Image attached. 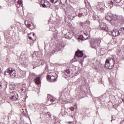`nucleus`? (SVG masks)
<instances>
[{"label": "nucleus", "mask_w": 124, "mask_h": 124, "mask_svg": "<svg viewBox=\"0 0 124 124\" xmlns=\"http://www.w3.org/2000/svg\"><path fill=\"white\" fill-rule=\"evenodd\" d=\"M98 42H100V41L98 39L92 41L90 43V47L93 49H95L96 52H98L101 56H103L104 52L101 48L98 47Z\"/></svg>", "instance_id": "1"}, {"label": "nucleus", "mask_w": 124, "mask_h": 124, "mask_svg": "<svg viewBox=\"0 0 124 124\" xmlns=\"http://www.w3.org/2000/svg\"><path fill=\"white\" fill-rule=\"evenodd\" d=\"M115 63V62L114 60V58H109L106 61L105 66L106 67V68H108V69H112L113 67H114Z\"/></svg>", "instance_id": "2"}, {"label": "nucleus", "mask_w": 124, "mask_h": 124, "mask_svg": "<svg viewBox=\"0 0 124 124\" xmlns=\"http://www.w3.org/2000/svg\"><path fill=\"white\" fill-rule=\"evenodd\" d=\"M4 73L5 75H10L11 78H15L17 75L15 69L11 67L8 68L7 70L4 72Z\"/></svg>", "instance_id": "3"}, {"label": "nucleus", "mask_w": 124, "mask_h": 124, "mask_svg": "<svg viewBox=\"0 0 124 124\" xmlns=\"http://www.w3.org/2000/svg\"><path fill=\"white\" fill-rule=\"evenodd\" d=\"M84 56V53H83V51H81L80 50H78L77 51L75 52V56L74 58L71 60V62H77L78 60V58H82Z\"/></svg>", "instance_id": "4"}, {"label": "nucleus", "mask_w": 124, "mask_h": 124, "mask_svg": "<svg viewBox=\"0 0 124 124\" xmlns=\"http://www.w3.org/2000/svg\"><path fill=\"white\" fill-rule=\"evenodd\" d=\"M56 74L49 73L47 77V79L48 81L55 82L57 80V77Z\"/></svg>", "instance_id": "5"}, {"label": "nucleus", "mask_w": 124, "mask_h": 124, "mask_svg": "<svg viewBox=\"0 0 124 124\" xmlns=\"http://www.w3.org/2000/svg\"><path fill=\"white\" fill-rule=\"evenodd\" d=\"M55 100H56V99L54 98V97L52 96H47V99L46 101V104L47 105H51V104H55Z\"/></svg>", "instance_id": "6"}, {"label": "nucleus", "mask_w": 124, "mask_h": 124, "mask_svg": "<svg viewBox=\"0 0 124 124\" xmlns=\"http://www.w3.org/2000/svg\"><path fill=\"white\" fill-rule=\"evenodd\" d=\"M99 27L101 30H103V31H111V30H110L109 28L107 26L105 25V23L103 22L100 23Z\"/></svg>", "instance_id": "7"}, {"label": "nucleus", "mask_w": 124, "mask_h": 124, "mask_svg": "<svg viewBox=\"0 0 124 124\" xmlns=\"http://www.w3.org/2000/svg\"><path fill=\"white\" fill-rule=\"evenodd\" d=\"M88 14L87 12V10L85 8L80 9L79 13L78 14V16L79 17H83L86 16Z\"/></svg>", "instance_id": "8"}, {"label": "nucleus", "mask_w": 124, "mask_h": 124, "mask_svg": "<svg viewBox=\"0 0 124 124\" xmlns=\"http://www.w3.org/2000/svg\"><path fill=\"white\" fill-rule=\"evenodd\" d=\"M113 18L114 16L113 15V14L111 13H108L105 16L106 20H107V21H109V22L112 21V20H113Z\"/></svg>", "instance_id": "9"}, {"label": "nucleus", "mask_w": 124, "mask_h": 124, "mask_svg": "<svg viewBox=\"0 0 124 124\" xmlns=\"http://www.w3.org/2000/svg\"><path fill=\"white\" fill-rule=\"evenodd\" d=\"M7 88V83L5 81H1L0 82V89L2 91H5Z\"/></svg>", "instance_id": "10"}, {"label": "nucleus", "mask_w": 124, "mask_h": 124, "mask_svg": "<svg viewBox=\"0 0 124 124\" xmlns=\"http://www.w3.org/2000/svg\"><path fill=\"white\" fill-rule=\"evenodd\" d=\"M11 97H10L11 100H12L13 101H14L15 100H18V94L16 93V92L15 93H11Z\"/></svg>", "instance_id": "11"}, {"label": "nucleus", "mask_w": 124, "mask_h": 124, "mask_svg": "<svg viewBox=\"0 0 124 124\" xmlns=\"http://www.w3.org/2000/svg\"><path fill=\"white\" fill-rule=\"evenodd\" d=\"M43 7H50L51 4L48 1L43 0L41 2Z\"/></svg>", "instance_id": "12"}, {"label": "nucleus", "mask_w": 124, "mask_h": 124, "mask_svg": "<svg viewBox=\"0 0 124 124\" xmlns=\"http://www.w3.org/2000/svg\"><path fill=\"white\" fill-rule=\"evenodd\" d=\"M111 34L114 37H117L120 35V31L118 30H114L113 31H111Z\"/></svg>", "instance_id": "13"}, {"label": "nucleus", "mask_w": 124, "mask_h": 124, "mask_svg": "<svg viewBox=\"0 0 124 124\" xmlns=\"http://www.w3.org/2000/svg\"><path fill=\"white\" fill-rule=\"evenodd\" d=\"M97 9L100 11H103V4L102 3L98 2L96 6Z\"/></svg>", "instance_id": "14"}, {"label": "nucleus", "mask_w": 124, "mask_h": 124, "mask_svg": "<svg viewBox=\"0 0 124 124\" xmlns=\"http://www.w3.org/2000/svg\"><path fill=\"white\" fill-rule=\"evenodd\" d=\"M35 109H40V108H42L43 106H44V104H33Z\"/></svg>", "instance_id": "15"}, {"label": "nucleus", "mask_w": 124, "mask_h": 124, "mask_svg": "<svg viewBox=\"0 0 124 124\" xmlns=\"http://www.w3.org/2000/svg\"><path fill=\"white\" fill-rule=\"evenodd\" d=\"M65 73H67V74H74V76H77L78 75V73L72 72V71H70V70L67 69L65 71Z\"/></svg>", "instance_id": "16"}, {"label": "nucleus", "mask_w": 124, "mask_h": 124, "mask_svg": "<svg viewBox=\"0 0 124 124\" xmlns=\"http://www.w3.org/2000/svg\"><path fill=\"white\" fill-rule=\"evenodd\" d=\"M15 4L16 7L19 8V7H20V6H21V7L23 6V2H22L21 0H18V1L15 2Z\"/></svg>", "instance_id": "17"}, {"label": "nucleus", "mask_w": 124, "mask_h": 124, "mask_svg": "<svg viewBox=\"0 0 124 124\" xmlns=\"http://www.w3.org/2000/svg\"><path fill=\"white\" fill-rule=\"evenodd\" d=\"M65 115H66V112L64 111V109H62L61 112L59 114L60 117H63V116H65Z\"/></svg>", "instance_id": "18"}, {"label": "nucleus", "mask_w": 124, "mask_h": 124, "mask_svg": "<svg viewBox=\"0 0 124 124\" xmlns=\"http://www.w3.org/2000/svg\"><path fill=\"white\" fill-rule=\"evenodd\" d=\"M110 22L112 25H115V26H117L118 19H114V18H113L112 20L110 21Z\"/></svg>", "instance_id": "19"}, {"label": "nucleus", "mask_w": 124, "mask_h": 124, "mask_svg": "<svg viewBox=\"0 0 124 124\" xmlns=\"http://www.w3.org/2000/svg\"><path fill=\"white\" fill-rule=\"evenodd\" d=\"M66 36H67V38H69V39H71V38L73 37V33H67V34H66Z\"/></svg>", "instance_id": "20"}, {"label": "nucleus", "mask_w": 124, "mask_h": 124, "mask_svg": "<svg viewBox=\"0 0 124 124\" xmlns=\"http://www.w3.org/2000/svg\"><path fill=\"white\" fill-rule=\"evenodd\" d=\"M34 82L35 84H40V77H38L34 78Z\"/></svg>", "instance_id": "21"}, {"label": "nucleus", "mask_w": 124, "mask_h": 124, "mask_svg": "<svg viewBox=\"0 0 124 124\" xmlns=\"http://www.w3.org/2000/svg\"><path fill=\"white\" fill-rule=\"evenodd\" d=\"M108 5L110 8H111V7H113V5H114V2L108 1Z\"/></svg>", "instance_id": "22"}, {"label": "nucleus", "mask_w": 124, "mask_h": 124, "mask_svg": "<svg viewBox=\"0 0 124 124\" xmlns=\"http://www.w3.org/2000/svg\"><path fill=\"white\" fill-rule=\"evenodd\" d=\"M61 48H62V46L61 45H58L56 46V47L55 48V50H56V52H58L59 51H61Z\"/></svg>", "instance_id": "23"}, {"label": "nucleus", "mask_w": 124, "mask_h": 124, "mask_svg": "<svg viewBox=\"0 0 124 124\" xmlns=\"http://www.w3.org/2000/svg\"><path fill=\"white\" fill-rule=\"evenodd\" d=\"M28 27L29 28V29L30 30H32V29H33L34 28V26H33V24L32 23H31V24H29Z\"/></svg>", "instance_id": "24"}, {"label": "nucleus", "mask_w": 124, "mask_h": 124, "mask_svg": "<svg viewBox=\"0 0 124 124\" xmlns=\"http://www.w3.org/2000/svg\"><path fill=\"white\" fill-rule=\"evenodd\" d=\"M85 58H87V57H84L83 58L79 61V63H80L81 65H83L84 64L83 62H84V60Z\"/></svg>", "instance_id": "25"}, {"label": "nucleus", "mask_w": 124, "mask_h": 124, "mask_svg": "<svg viewBox=\"0 0 124 124\" xmlns=\"http://www.w3.org/2000/svg\"><path fill=\"white\" fill-rule=\"evenodd\" d=\"M27 89L25 87H23L22 88H21V91L23 92V93H25Z\"/></svg>", "instance_id": "26"}, {"label": "nucleus", "mask_w": 124, "mask_h": 124, "mask_svg": "<svg viewBox=\"0 0 124 124\" xmlns=\"http://www.w3.org/2000/svg\"><path fill=\"white\" fill-rule=\"evenodd\" d=\"M109 98H110V100H115V99H116V98L115 97V96H114L113 95H110L109 96Z\"/></svg>", "instance_id": "27"}, {"label": "nucleus", "mask_w": 124, "mask_h": 124, "mask_svg": "<svg viewBox=\"0 0 124 124\" xmlns=\"http://www.w3.org/2000/svg\"><path fill=\"white\" fill-rule=\"evenodd\" d=\"M119 30L120 31H122L123 32V33L124 34V27H121Z\"/></svg>", "instance_id": "28"}, {"label": "nucleus", "mask_w": 124, "mask_h": 124, "mask_svg": "<svg viewBox=\"0 0 124 124\" xmlns=\"http://www.w3.org/2000/svg\"><path fill=\"white\" fill-rule=\"evenodd\" d=\"M51 2L52 3H57L58 2V0H50Z\"/></svg>", "instance_id": "29"}, {"label": "nucleus", "mask_w": 124, "mask_h": 124, "mask_svg": "<svg viewBox=\"0 0 124 124\" xmlns=\"http://www.w3.org/2000/svg\"><path fill=\"white\" fill-rule=\"evenodd\" d=\"M93 20H96V19H97L98 16H96L95 15L93 14Z\"/></svg>", "instance_id": "30"}, {"label": "nucleus", "mask_w": 124, "mask_h": 124, "mask_svg": "<svg viewBox=\"0 0 124 124\" xmlns=\"http://www.w3.org/2000/svg\"><path fill=\"white\" fill-rule=\"evenodd\" d=\"M75 107L74 108L73 107L70 108V109H71V110L74 111V109H76V108H77V106H76V105H75Z\"/></svg>", "instance_id": "31"}, {"label": "nucleus", "mask_w": 124, "mask_h": 124, "mask_svg": "<svg viewBox=\"0 0 124 124\" xmlns=\"http://www.w3.org/2000/svg\"><path fill=\"white\" fill-rule=\"evenodd\" d=\"M56 51H57L56 50V49H54V50H53L51 52V55H54V54H55V52H56Z\"/></svg>", "instance_id": "32"}, {"label": "nucleus", "mask_w": 124, "mask_h": 124, "mask_svg": "<svg viewBox=\"0 0 124 124\" xmlns=\"http://www.w3.org/2000/svg\"><path fill=\"white\" fill-rule=\"evenodd\" d=\"M115 2H116V3H120L121 1H122V0H114Z\"/></svg>", "instance_id": "33"}, {"label": "nucleus", "mask_w": 124, "mask_h": 124, "mask_svg": "<svg viewBox=\"0 0 124 124\" xmlns=\"http://www.w3.org/2000/svg\"><path fill=\"white\" fill-rule=\"evenodd\" d=\"M21 31H22V32H23L24 33H26V30L25 29V28H22V30Z\"/></svg>", "instance_id": "34"}, {"label": "nucleus", "mask_w": 124, "mask_h": 124, "mask_svg": "<svg viewBox=\"0 0 124 124\" xmlns=\"http://www.w3.org/2000/svg\"><path fill=\"white\" fill-rule=\"evenodd\" d=\"M46 115H47V116H48V117H49V118L51 117V114H50V113H49V112H47V113H46Z\"/></svg>", "instance_id": "35"}, {"label": "nucleus", "mask_w": 124, "mask_h": 124, "mask_svg": "<svg viewBox=\"0 0 124 124\" xmlns=\"http://www.w3.org/2000/svg\"><path fill=\"white\" fill-rule=\"evenodd\" d=\"M29 39H31V40H33V39H32V37L29 36Z\"/></svg>", "instance_id": "36"}, {"label": "nucleus", "mask_w": 124, "mask_h": 124, "mask_svg": "<svg viewBox=\"0 0 124 124\" xmlns=\"http://www.w3.org/2000/svg\"><path fill=\"white\" fill-rule=\"evenodd\" d=\"M32 35H33V36L34 37H36V36H35V34H34V33H32Z\"/></svg>", "instance_id": "37"}, {"label": "nucleus", "mask_w": 124, "mask_h": 124, "mask_svg": "<svg viewBox=\"0 0 124 124\" xmlns=\"http://www.w3.org/2000/svg\"><path fill=\"white\" fill-rule=\"evenodd\" d=\"M120 124H124V120L122 121L121 123Z\"/></svg>", "instance_id": "38"}, {"label": "nucleus", "mask_w": 124, "mask_h": 124, "mask_svg": "<svg viewBox=\"0 0 124 124\" xmlns=\"http://www.w3.org/2000/svg\"><path fill=\"white\" fill-rule=\"evenodd\" d=\"M28 21H26L25 22V25H28Z\"/></svg>", "instance_id": "39"}, {"label": "nucleus", "mask_w": 124, "mask_h": 124, "mask_svg": "<svg viewBox=\"0 0 124 124\" xmlns=\"http://www.w3.org/2000/svg\"><path fill=\"white\" fill-rule=\"evenodd\" d=\"M111 118H112V119H111V122H112V121H113V120H115V119H113V116L111 117Z\"/></svg>", "instance_id": "40"}, {"label": "nucleus", "mask_w": 124, "mask_h": 124, "mask_svg": "<svg viewBox=\"0 0 124 124\" xmlns=\"http://www.w3.org/2000/svg\"><path fill=\"white\" fill-rule=\"evenodd\" d=\"M75 18V16H73V18H72V19H73V18Z\"/></svg>", "instance_id": "41"}, {"label": "nucleus", "mask_w": 124, "mask_h": 124, "mask_svg": "<svg viewBox=\"0 0 124 124\" xmlns=\"http://www.w3.org/2000/svg\"><path fill=\"white\" fill-rule=\"evenodd\" d=\"M71 117L73 118V115H71Z\"/></svg>", "instance_id": "42"}, {"label": "nucleus", "mask_w": 124, "mask_h": 124, "mask_svg": "<svg viewBox=\"0 0 124 124\" xmlns=\"http://www.w3.org/2000/svg\"><path fill=\"white\" fill-rule=\"evenodd\" d=\"M86 39H89V37H87V38H86Z\"/></svg>", "instance_id": "43"}, {"label": "nucleus", "mask_w": 124, "mask_h": 124, "mask_svg": "<svg viewBox=\"0 0 124 124\" xmlns=\"http://www.w3.org/2000/svg\"><path fill=\"white\" fill-rule=\"evenodd\" d=\"M112 120H114V118H113V117H112Z\"/></svg>", "instance_id": "44"}, {"label": "nucleus", "mask_w": 124, "mask_h": 124, "mask_svg": "<svg viewBox=\"0 0 124 124\" xmlns=\"http://www.w3.org/2000/svg\"><path fill=\"white\" fill-rule=\"evenodd\" d=\"M1 72H0V74Z\"/></svg>", "instance_id": "45"}]
</instances>
